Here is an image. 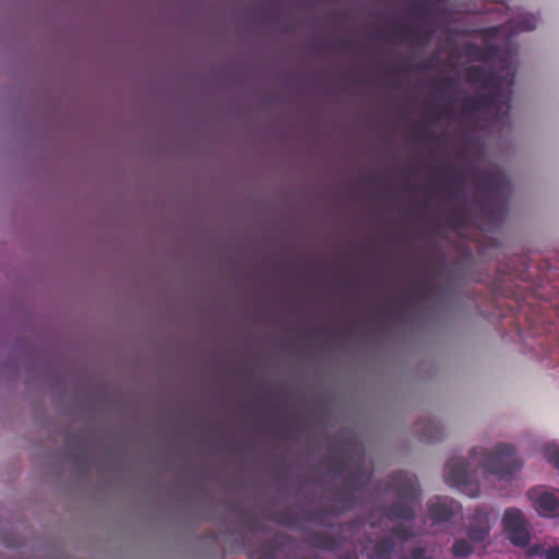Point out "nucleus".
I'll return each instance as SVG.
<instances>
[{"instance_id":"nucleus-1","label":"nucleus","mask_w":559,"mask_h":559,"mask_svg":"<svg viewBox=\"0 0 559 559\" xmlns=\"http://www.w3.org/2000/svg\"><path fill=\"white\" fill-rule=\"evenodd\" d=\"M522 464L511 444L499 443L491 452L474 448L466 461L452 457L448 462L445 481L469 497H477L480 491L478 481H475L478 468L484 475L508 479L521 469Z\"/></svg>"},{"instance_id":"nucleus-2","label":"nucleus","mask_w":559,"mask_h":559,"mask_svg":"<svg viewBox=\"0 0 559 559\" xmlns=\"http://www.w3.org/2000/svg\"><path fill=\"white\" fill-rule=\"evenodd\" d=\"M474 182L478 192L476 202L490 225L498 226L507 214L508 178L497 169H478L474 171Z\"/></svg>"},{"instance_id":"nucleus-3","label":"nucleus","mask_w":559,"mask_h":559,"mask_svg":"<svg viewBox=\"0 0 559 559\" xmlns=\"http://www.w3.org/2000/svg\"><path fill=\"white\" fill-rule=\"evenodd\" d=\"M388 488L395 492L396 501L384 508V515L391 520L412 521L419 501L416 476L406 472L394 473L390 476Z\"/></svg>"},{"instance_id":"nucleus-4","label":"nucleus","mask_w":559,"mask_h":559,"mask_svg":"<svg viewBox=\"0 0 559 559\" xmlns=\"http://www.w3.org/2000/svg\"><path fill=\"white\" fill-rule=\"evenodd\" d=\"M364 472L359 467L350 473L335 490V499L331 506V513L334 515L353 510L357 506V495L362 491Z\"/></svg>"},{"instance_id":"nucleus-5","label":"nucleus","mask_w":559,"mask_h":559,"mask_svg":"<svg viewBox=\"0 0 559 559\" xmlns=\"http://www.w3.org/2000/svg\"><path fill=\"white\" fill-rule=\"evenodd\" d=\"M502 527L507 538L516 547L525 548L531 543V532L524 513L518 508H508L502 515Z\"/></svg>"},{"instance_id":"nucleus-6","label":"nucleus","mask_w":559,"mask_h":559,"mask_svg":"<svg viewBox=\"0 0 559 559\" xmlns=\"http://www.w3.org/2000/svg\"><path fill=\"white\" fill-rule=\"evenodd\" d=\"M502 92L499 88L489 93L468 96L463 102L462 116L472 118L477 112L489 111L496 106L506 107V109L509 110L510 99L502 102Z\"/></svg>"},{"instance_id":"nucleus-7","label":"nucleus","mask_w":559,"mask_h":559,"mask_svg":"<svg viewBox=\"0 0 559 559\" xmlns=\"http://www.w3.org/2000/svg\"><path fill=\"white\" fill-rule=\"evenodd\" d=\"M528 498L534 502L538 513L545 518H555L559 515V490L539 491L531 489Z\"/></svg>"},{"instance_id":"nucleus-8","label":"nucleus","mask_w":559,"mask_h":559,"mask_svg":"<svg viewBox=\"0 0 559 559\" xmlns=\"http://www.w3.org/2000/svg\"><path fill=\"white\" fill-rule=\"evenodd\" d=\"M457 508L455 500L448 497H436L428 502L429 516L435 523L451 520Z\"/></svg>"},{"instance_id":"nucleus-9","label":"nucleus","mask_w":559,"mask_h":559,"mask_svg":"<svg viewBox=\"0 0 559 559\" xmlns=\"http://www.w3.org/2000/svg\"><path fill=\"white\" fill-rule=\"evenodd\" d=\"M394 549V539L392 537H383L378 540H370L364 547L362 555L367 559H391Z\"/></svg>"},{"instance_id":"nucleus-10","label":"nucleus","mask_w":559,"mask_h":559,"mask_svg":"<svg viewBox=\"0 0 559 559\" xmlns=\"http://www.w3.org/2000/svg\"><path fill=\"white\" fill-rule=\"evenodd\" d=\"M394 37L403 41H415L419 39H428L429 34L421 25H411L407 23L395 22L393 24Z\"/></svg>"},{"instance_id":"nucleus-11","label":"nucleus","mask_w":559,"mask_h":559,"mask_svg":"<svg viewBox=\"0 0 559 559\" xmlns=\"http://www.w3.org/2000/svg\"><path fill=\"white\" fill-rule=\"evenodd\" d=\"M490 526L485 514L476 512L473 523L467 527L466 535L471 542L481 543L489 536Z\"/></svg>"},{"instance_id":"nucleus-12","label":"nucleus","mask_w":559,"mask_h":559,"mask_svg":"<svg viewBox=\"0 0 559 559\" xmlns=\"http://www.w3.org/2000/svg\"><path fill=\"white\" fill-rule=\"evenodd\" d=\"M416 431L426 442H437L442 439V427L431 419H419L416 423Z\"/></svg>"},{"instance_id":"nucleus-13","label":"nucleus","mask_w":559,"mask_h":559,"mask_svg":"<svg viewBox=\"0 0 559 559\" xmlns=\"http://www.w3.org/2000/svg\"><path fill=\"white\" fill-rule=\"evenodd\" d=\"M447 222L453 228H464L469 223V213L464 203H456L447 215Z\"/></svg>"},{"instance_id":"nucleus-14","label":"nucleus","mask_w":559,"mask_h":559,"mask_svg":"<svg viewBox=\"0 0 559 559\" xmlns=\"http://www.w3.org/2000/svg\"><path fill=\"white\" fill-rule=\"evenodd\" d=\"M465 78L471 83H489L491 75L481 66H471L465 71Z\"/></svg>"},{"instance_id":"nucleus-15","label":"nucleus","mask_w":559,"mask_h":559,"mask_svg":"<svg viewBox=\"0 0 559 559\" xmlns=\"http://www.w3.org/2000/svg\"><path fill=\"white\" fill-rule=\"evenodd\" d=\"M314 545L323 550L335 551L340 548V539L328 534L313 535Z\"/></svg>"},{"instance_id":"nucleus-16","label":"nucleus","mask_w":559,"mask_h":559,"mask_svg":"<svg viewBox=\"0 0 559 559\" xmlns=\"http://www.w3.org/2000/svg\"><path fill=\"white\" fill-rule=\"evenodd\" d=\"M444 192L451 200L463 198L465 192L464 185L456 177L449 178L444 186Z\"/></svg>"},{"instance_id":"nucleus-17","label":"nucleus","mask_w":559,"mask_h":559,"mask_svg":"<svg viewBox=\"0 0 559 559\" xmlns=\"http://www.w3.org/2000/svg\"><path fill=\"white\" fill-rule=\"evenodd\" d=\"M452 555L457 558H466L474 552V546L471 542L460 538L452 545Z\"/></svg>"},{"instance_id":"nucleus-18","label":"nucleus","mask_w":559,"mask_h":559,"mask_svg":"<svg viewBox=\"0 0 559 559\" xmlns=\"http://www.w3.org/2000/svg\"><path fill=\"white\" fill-rule=\"evenodd\" d=\"M409 12L414 16L427 17L432 12V8L428 7L424 1L415 0L409 5Z\"/></svg>"},{"instance_id":"nucleus-19","label":"nucleus","mask_w":559,"mask_h":559,"mask_svg":"<svg viewBox=\"0 0 559 559\" xmlns=\"http://www.w3.org/2000/svg\"><path fill=\"white\" fill-rule=\"evenodd\" d=\"M391 534L394 537H396L400 542H407L414 537V533H413L412 528L407 527L404 524L394 525L391 528Z\"/></svg>"},{"instance_id":"nucleus-20","label":"nucleus","mask_w":559,"mask_h":559,"mask_svg":"<svg viewBox=\"0 0 559 559\" xmlns=\"http://www.w3.org/2000/svg\"><path fill=\"white\" fill-rule=\"evenodd\" d=\"M281 524H284L288 527H296L297 524H298V519H297V515L295 513V510L293 509H285L284 511H282L280 514H278V520H277Z\"/></svg>"},{"instance_id":"nucleus-21","label":"nucleus","mask_w":559,"mask_h":559,"mask_svg":"<svg viewBox=\"0 0 559 559\" xmlns=\"http://www.w3.org/2000/svg\"><path fill=\"white\" fill-rule=\"evenodd\" d=\"M403 559H433L432 555L429 554L426 546L418 544L415 545Z\"/></svg>"},{"instance_id":"nucleus-22","label":"nucleus","mask_w":559,"mask_h":559,"mask_svg":"<svg viewBox=\"0 0 559 559\" xmlns=\"http://www.w3.org/2000/svg\"><path fill=\"white\" fill-rule=\"evenodd\" d=\"M536 23H537V21H536L535 16H533V15L520 16L515 21V27L519 31L530 32V31L535 29Z\"/></svg>"},{"instance_id":"nucleus-23","label":"nucleus","mask_w":559,"mask_h":559,"mask_svg":"<svg viewBox=\"0 0 559 559\" xmlns=\"http://www.w3.org/2000/svg\"><path fill=\"white\" fill-rule=\"evenodd\" d=\"M329 46L341 50H353L355 43L353 40H335L329 44Z\"/></svg>"},{"instance_id":"nucleus-24","label":"nucleus","mask_w":559,"mask_h":559,"mask_svg":"<svg viewBox=\"0 0 559 559\" xmlns=\"http://www.w3.org/2000/svg\"><path fill=\"white\" fill-rule=\"evenodd\" d=\"M364 526V521L361 519H355L348 523H346L343 527L344 531L356 533Z\"/></svg>"},{"instance_id":"nucleus-25","label":"nucleus","mask_w":559,"mask_h":559,"mask_svg":"<svg viewBox=\"0 0 559 559\" xmlns=\"http://www.w3.org/2000/svg\"><path fill=\"white\" fill-rule=\"evenodd\" d=\"M547 460L556 467L559 469V447L558 448H555L552 450H548L547 454Z\"/></svg>"},{"instance_id":"nucleus-26","label":"nucleus","mask_w":559,"mask_h":559,"mask_svg":"<svg viewBox=\"0 0 559 559\" xmlns=\"http://www.w3.org/2000/svg\"><path fill=\"white\" fill-rule=\"evenodd\" d=\"M545 559H559V547H550L545 552Z\"/></svg>"},{"instance_id":"nucleus-27","label":"nucleus","mask_w":559,"mask_h":559,"mask_svg":"<svg viewBox=\"0 0 559 559\" xmlns=\"http://www.w3.org/2000/svg\"><path fill=\"white\" fill-rule=\"evenodd\" d=\"M452 82L451 79L449 78H439L437 79V84L441 87H445L447 85H449L450 83Z\"/></svg>"},{"instance_id":"nucleus-28","label":"nucleus","mask_w":559,"mask_h":559,"mask_svg":"<svg viewBox=\"0 0 559 559\" xmlns=\"http://www.w3.org/2000/svg\"><path fill=\"white\" fill-rule=\"evenodd\" d=\"M443 110H444V114L448 116V117H452L453 114H454V110H453V106L451 104H447L444 107H443Z\"/></svg>"},{"instance_id":"nucleus-29","label":"nucleus","mask_w":559,"mask_h":559,"mask_svg":"<svg viewBox=\"0 0 559 559\" xmlns=\"http://www.w3.org/2000/svg\"><path fill=\"white\" fill-rule=\"evenodd\" d=\"M419 287H420V289H421L423 292H425V293H426V290L428 289V284H427V283H420V284H419Z\"/></svg>"},{"instance_id":"nucleus-30","label":"nucleus","mask_w":559,"mask_h":559,"mask_svg":"<svg viewBox=\"0 0 559 559\" xmlns=\"http://www.w3.org/2000/svg\"><path fill=\"white\" fill-rule=\"evenodd\" d=\"M503 118L509 119L508 111H506V112L503 114Z\"/></svg>"}]
</instances>
